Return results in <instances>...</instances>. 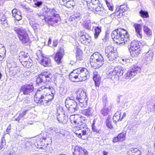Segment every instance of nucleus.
I'll return each mask as SVG.
<instances>
[{
    "mask_svg": "<svg viewBox=\"0 0 155 155\" xmlns=\"http://www.w3.org/2000/svg\"><path fill=\"white\" fill-rule=\"evenodd\" d=\"M109 75L113 77L114 76L115 77V76H117V74L115 71V70L114 69V70H113L112 71H109Z\"/></svg>",
    "mask_w": 155,
    "mask_h": 155,
    "instance_id": "obj_49",
    "label": "nucleus"
},
{
    "mask_svg": "<svg viewBox=\"0 0 155 155\" xmlns=\"http://www.w3.org/2000/svg\"><path fill=\"white\" fill-rule=\"evenodd\" d=\"M110 110L106 107V106H103V107L101 110L100 112L104 116H106L110 112Z\"/></svg>",
    "mask_w": 155,
    "mask_h": 155,
    "instance_id": "obj_36",
    "label": "nucleus"
},
{
    "mask_svg": "<svg viewBox=\"0 0 155 155\" xmlns=\"http://www.w3.org/2000/svg\"><path fill=\"white\" fill-rule=\"evenodd\" d=\"M77 72H78L77 70H74L69 74V79L72 81H75L74 80L78 79L77 76L75 75V73H76Z\"/></svg>",
    "mask_w": 155,
    "mask_h": 155,
    "instance_id": "obj_31",
    "label": "nucleus"
},
{
    "mask_svg": "<svg viewBox=\"0 0 155 155\" xmlns=\"http://www.w3.org/2000/svg\"><path fill=\"white\" fill-rule=\"evenodd\" d=\"M24 9L28 12H33V10L28 7H27L25 6H24Z\"/></svg>",
    "mask_w": 155,
    "mask_h": 155,
    "instance_id": "obj_52",
    "label": "nucleus"
},
{
    "mask_svg": "<svg viewBox=\"0 0 155 155\" xmlns=\"http://www.w3.org/2000/svg\"><path fill=\"white\" fill-rule=\"evenodd\" d=\"M94 8L90 10L92 11L94 13L101 15H104L106 14V10L104 8L102 4H100L96 6H94Z\"/></svg>",
    "mask_w": 155,
    "mask_h": 155,
    "instance_id": "obj_12",
    "label": "nucleus"
},
{
    "mask_svg": "<svg viewBox=\"0 0 155 155\" xmlns=\"http://www.w3.org/2000/svg\"><path fill=\"white\" fill-rule=\"evenodd\" d=\"M75 134L78 135V136L79 138H81L82 139L83 138H82V136H84L85 135H82V133H78L77 132H75Z\"/></svg>",
    "mask_w": 155,
    "mask_h": 155,
    "instance_id": "obj_61",
    "label": "nucleus"
},
{
    "mask_svg": "<svg viewBox=\"0 0 155 155\" xmlns=\"http://www.w3.org/2000/svg\"><path fill=\"white\" fill-rule=\"evenodd\" d=\"M92 27L93 28L91 29V31L94 34V37L95 39H97L101 32L102 27L100 26H93Z\"/></svg>",
    "mask_w": 155,
    "mask_h": 155,
    "instance_id": "obj_18",
    "label": "nucleus"
},
{
    "mask_svg": "<svg viewBox=\"0 0 155 155\" xmlns=\"http://www.w3.org/2000/svg\"><path fill=\"white\" fill-rule=\"evenodd\" d=\"M109 61L110 62L114 61L118 57V53L116 50H114L112 52L107 56Z\"/></svg>",
    "mask_w": 155,
    "mask_h": 155,
    "instance_id": "obj_25",
    "label": "nucleus"
},
{
    "mask_svg": "<svg viewBox=\"0 0 155 155\" xmlns=\"http://www.w3.org/2000/svg\"><path fill=\"white\" fill-rule=\"evenodd\" d=\"M68 109V112L71 113H73L78 111V107H74L72 105L66 107Z\"/></svg>",
    "mask_w": 155,
    "mask_h": 155,
    "instance_id": "obj_37",
    "label": "nucleus"
},
{
    "mask_svg": "<svg viewBox=\"0 0 155 155\" xmlns=\"http://www.w3.org/2000/svg\"><path fill=\"white\" fill-rule=\"evenodd\" d=\"M107 95L106 94H104V96L102 97V101L103 102V106H106V104L107 102Z\"/></svg>",
    "mask_w": 155,
    "mask_h": 155,
    "instance_id": "obj_47",
    "label": "nucleus"
},
{
    "mask_svg": "<svg viewBox=\"0 0 155 155\" xmlns=\"http://www.w3.org/2000/svg\"><path fill=\"white\" fill-rule=\"evenodd\" d=\"M19 11H18L17 9L16 8L14 9L12 11V14L13 16H14L15 15L17 14L18 13Z\"/></svg>",
    "mask_w": 155,
    "mask_h": 155,
    "instance_id": "obj_57",
    "label": "nucleus"
},
{
    "mask_svg": "<svg viewBox=\"0 0 155 155\" xmlns=\"http://www.w3.org/2000/svg\"><path fill=\"white\" fill-rule=\"evenodd\" d=\"M93 74L94 75L93 79L94 81L95 84L97 88V87H98L100 85L101 81V78L100 76L97 72L94 71Z\"/></svg>",
    "mask_w": 155,
    "mask_h": 155,
    "instance_id": "obj_20",
    "label": "nucleus"
},
{
    "mask_svg": "<svg viewBox=\"0 0 155 155\" xmlns=\"http://www.w3.org/2000/svg\"><path fill=\"white\" fill-rule=\"evenodd\" d=\"M106 126L109 128L111 129L113 128V126L111 125V120L110 118H108L106 120Z\"/></svg>",
    "mask_w": 155,
    "mask_h": 155,
    "instance_id": "obj_44",
    "label": "nucleus"
},
{
    "mask_svg": "<svg viewBox=\"0 0 155 155\" xmlns=\"http://www.w3.org/2000/svg\"><path fill=\"white\" fill-rule=\"evenodd\" d=\"M11 124H9V126L7 127L6 130V134H9L10 132V130L11 129Z\"/></svg>",
    "mask_w": 155,
    "mask_h": 155,
    "instance_id": "obj_56",
    "label": "nucleus"
},
{
    "mask_svg": "<svg viewBox=\"0 0 155 155\" xmlns=\"http://www.w3.org/2000/svg\"><path fill=\"white\" fill-rule=\"evenodd\" d=\"M140 14L141 16L143 18H146L148 17V13L147 11L141 10L140 12Z\"/></svg>",
    "mask_w": 155,
    "mask_h": 155,
    "instance_id": "obj_41",
    "label": "nucleus"
},
{
    "mask_svg": "<svg viewBox=\"0 0 155 155\" xmlns=\"http://www.w3.org/2000/svg\"><path fill=\"white\" fill-rule=\"evenodd\" d=\"M118 9H120V11H122L124 12L125 11H126L127 9V7L125 5H122L120 6Z\"/></svg>",
    "mask_w": 155,
    "mask_h": 155,
    "instance_id": "obj_50",
    "label": "nucleus"
},
{
    "mask_svg": "<svg viewBox=\"0 0 155 155\" xmlns=\"http://www.w3.org/2000/svg\"><path fill=\"white\" fill-rule=\"evenodd\" d=\"M14 30L18 34V37L23 44L29 41V38L27 32L23 29L15 27Z\"/></svg>",
    "mask_w": 155,
    "mask_h": 155,
    "instance_id": "obj_6",
    "label": "nucleus"
},
{
    "mask_svg": "<svg viewBox=\"0 0 155 155\" xmlns=\"http://www.w3.org/2000/svg\"><path fill=\"white\" fill-rule=\"evenodd\" d=\"M132 155H142L141 152L139 150Z\"/></svg>",
    "mask_w": 155,
    "mask_h": 155,
    "instance_id": "obj_64",
    "label": "nucleus"
},
{
    "mask_svg": "<svg viewBox=\"0 0 155 155\" xmlns=\"http://www.w3.org/2000/svg\"><path fill=\"white\" fill-rule=\"evenodd\" d=\"M95 120L94 119L93 122L92 124L91 125L92 129L93 132H95L97 134H101V131L100 130L97 129L95 126Z\"/></svg>",
    "mask_w": 155,
    "mask_h": 155,
    "instance_id": "obj_35",
    "label": "nucleus"
},
{
    "mask_svg": "<svg viewBox=\"0 0 155 155\" xmlns=\"http://www.w3.org/2000/svg\"><path fill=\"white\" fill-rule=\"evenodd\" d=\"M76 56L77 60L80 61L83 58L82 55V51L80 49L77 50Z\"/></svg>",
    "mask_w": 155,
    "mask_h": 155,
    "instance_id": "obj_39",
    "label": "nucleus"
},
{
    "mask_svg": "<svg viewBox=\"0 0 155 155\" xmlns=\"http://www.w3.org/2000/svg\"><path fill=\"white\" fill-rule=\"evenodd\" d=\"M64 55V50L63 48H60L57 52L54 57L55 61L58 64L61 63V60Z\"/></svg>",
    "mask_w": 155,
    "mask_h": 155,
    "instance_id": "obj_14",
    "label": "nucleus"
},
{
    "mask_svg": "<svg viewBox=\"0 0 155 155\" xmlns=\"http://www.w3.org/2000/svg\"><path fill=\"white\" fill-rule=\"evenodd\" d=\"M64 2V5L68 8H73L75 5V2L74 0H68Z\"/></svg>",
    "mask_w": 155,
    "mask_h": 155,
    "instance_id": "obj_27",
    "label": "nucleus"
},
{
    "mask_svg": "<svg viewBox=\"0 0 155 155\" xmlns=\"http://www.w3.org/2000/svg\"><path fill=\"white\" fill-rule=\"evenodd\" d=\"M25 68H30L32 65V62L31 60H29V61H26V62H23V64H22Z\"/></svg>",
    "mask_w": 155,
    "mask_h": 155,
    "instance_id": "obj_40",
    "label": "nucleus"
},
{
    "mask_svg": "<svg viewBox=\"0 0 155 155\" xmlns=\"http://www.w3.org/2000/svg\"><path fill=\"white\" fill-rule=\"evenodd\" d=\"M65 104L66 107L72 105L75 107L77 106V103L74 100V98L72 96L67 97L65 101Z\"/></svg>",
    "mask_w": 155,
    "mask_h": 155,
    "instance_id": "obj_19",
    "label": "nucleus"
},
{
    "mask_svg": "<svg viewBox=\"0 0 155 155\" xmlns=\"http://www.w3.org/2000/svg\"><path fill=\"white\" fill-rule=\"evenodd\" d=\"M95 22L91 21L90 20H85L83 21V26L85 29L91 31V27Z\"/></svg>",
    "mask_w": 155,
    "mask_h": 155,
    "instance_id": "obj_21",
    "label": "nucleus"
},
{
    "mask_svg": "<svg viewBox=\"0 0 155 155\" xmlns=\"http://www.w3.org/2000/svg\"><path fill=\"white\" fill-rule=\"evenodd\" d=\"M78 71L80 74L79 81H85L89 77V72L87 68L80 67L79 68Z\"/></svg>",
    "mask_w": 155,
    "mask_h": 155,
    "instance_id": "obj_10",
    "label": "nucleus"
},
{
    "mask_svg": "<svg viewBox=\"0 0 155 155\" xmlns=\"http://www.w3.org/2000/svg\"><path fill=\"white\" fill-rule=\"evenodd\" d=\"M91 64L95 69L99 68L104 63V58L99 53H94L91 56Z\"/></svg>",
    "mask_w": 155,
    "mask_h": 155,
    "instance_id": "obj_5",
    "label": "nucleus"
},
{
    "mask_svg": "<svg viewBox=\"0 0 155 155\" xmlns=\"http://www.w3.org/2000/svg\"><path fill=\"white\" fill-rule=\"evenodd\" d=\"M36 54L38 57L37 59L40 60V62L41 65L45 67H48L51 65L50 58L44 56L40 50L37 51Z\"/></svg>",
    "mask_w": 155,
    "mask_h": 155,
    "instance_id": "obj_7",
    "label": "nucleus"
},
{
    "mask_svg": "<svg viewBox=\"0 0 155 155\" xmlns=\"http://www.w3.org/2000/svg\"><path fill=\"white\" fill-rule=\"evenodd\" d=\"M34 90V87L32 84H25L21 86L20 92H22L24 95H30Z\"/></svg>",
    "mask_w": 155,
    "mask_h": 155,
    "instance_id": "obj_11",
    "label": "nucleus"
},
{
    "mask_svg": "<svg viewBox=\"0 0 155 155\" xmlns=\"http://www.w3.org/2000/svg\"><path fill=\"white\" fill-rule=\"evenodd\" d=\"M35 2L34 5L36 7H39L42 5L43 2L39 0H34Z\"/></svg>",
    "mask_w": 155,
    "mask_h": 155,
    "instance_id": "obj_45",
    "label": "nucleus"
},
{
    "mask_svg": "<svg viewBox=\"0 0 155 155\" xmlns=\"http://www.w3.org/2000/svg\"><path fill=\"white\" fill-rule=\"evenodd\" d=\"M13 17L15 18V19L18 21L21 19L22 18V16H21V13L20 11H19L18 13L17 14L15 15Z\"/></svg>",
    "mask_w": 155,
    "mask_h": 155,
    "instance_id": "obj_43",
    "label": "nucleus"
},
{
    "mask_svg": "<svg viewBox=\"0 0 155 155\" xmlns=\"http://www.w3.org/2000/svg\"><path fill=\"white\" fill-rule=\"evenodd\" d=\"M58 44V41L56 40H54L53 41V45L54 47L57 46Z\"/></svg>",
    "mask_w": 155,
    "mask_h": 155,
    "instance_id": "obj_60",
    "label": "nucleus"
},
{
    "mask_svg": "<svg viewBox=\"0 0 155 155\" xmlns=\"http://www.w3.org/2000/svg\"><path fill=\"white\" fill-rule=\"evenodd\" d=\"M91 3H87L88 8L89 10H92V8L94 7V6H97L101 4L99 0H91Z\"/></svg>",
    "mask_w": 155,
    "mask_h": 155,
    "instance_id": "obj_24",
    "label": "nucleus"
},
{
    "mask_svg": "<svg viewBox=\"0 0 155 155\" xmlns=\"http://www.w3.org/2000/svg\"><path fill=\"white\" fill-rule=\"evenodd\" d=\"M73 15V17H72V18L73 17L74 18V19H77L78 20H80L82 18L81 15L79 12H75Z\"/></svg>",
    "mask_w": 155,
    "mask_h": 155,
    "instance_id": "obj_42",
    "label": "nucleus"
},
{
    "mask_svg": "<svg viewBox=\"0 0 155 155\" xmlns=\"http://www.w3.org/2000/svg\"><path fill=\"white\" fill-rule=\"evenodd\" d=\"M72 151L74 155H88L87 150L80 146H76L72 148Z\"/></svg>",
    "mask_w": 155,
    "mask_h": 155,
    "instance_id": "obj_13",
    "label": "nucleus"
},
{
    "mask_svg": "<svg viewBox=\"0 0 155 155\" xmlns=\"http://www.w3.org/2000/svg\"><path fill=\"white\" fill-rule=\"evenodd\" d=\"M19 58V59L22 64L23 62H26V61H29V60H31L28 54L24 52H22L20 53Z\"/></svg>",
    "mask_w": 155,
    "mask_h": 155,
    "instance_id": "obj_17",
    "label": "nucleus"
},
{
    "mask_svg": "<svg viewBox=\"0 0 155 155\" xmlns=\"http://www.w3.org/2000/svg\"><path fill=\"white\" fill-rule=\"evenodd\" d=\"M18 68V67H17V66H15V67L14 68H13L12 67V68H11L10 69V71H13V70L14 71H15L14 72H13V74H15L17 73V71H16L17 70V69Z\"/></svg>",
    "mask_w": 155,
    "mask_h": 155,
    "instance_id": "obj_55",
    "label": "nucleus"
},
{
    "mask_svg": "<svg viewBox=\"0 0 155 155\" xmlns=\"http://www.w3.org/2000/svg\"><path fill=\"white\" fill-rule=\"evenodd\" d=\"M138 150H139L137 149L136 148H132L129 150V151H130L131 153H134V154L136 153Z\"/></svg>",
    "mask_w": 155,
    "mask_h": 155,
    "instance_id": "obj_53",
    "label": "nucleus"
},
{
    "mask_svg": "<svg viewBox=\"0 0 155 155\" xmlns=\"http://www.w3.org/2000/svg\"><path fill=\"white\" fill-rule=\"evenodd\" d=\"M153 55V52L151 50L149 51L144 55L143 61L146 64L150 63L152 60Z\"/></svg>",
    "mask_w": 155,
    "mask_h": 155,
    "instance_id": "obj_15",
    "label": "nucleus"
},
{
    "mask_svg": "<svg viewBox=\"0 0 155 155\" xmlns=\"http://www.w3.org/2000/svg\"><path fill=\"white\" fill-rule=\"evenodd\" d=\"M76 99L80 103L84 106L87 100L86 92L82 89H79L77 91Z\"/></svg>",
    "mask_w": 155,
    "mask_h": 155,
    "instance_id": "obj_8",
    "label": "nucleus"
},
{
    "mask_svg": "<svg viewBox=\"0 0 155 155\" xmlns=\"http://www.w3.org/2000/svg\"><path fill=\"white\" fill-rule=\"evenodd\" d=\"M44 16L43 15H39L37 13H35V14L33 15L32 14H30V16L31 17L33 18V19L34 20H35L37 19L38 17H40L41 18L42 20H44V19L45 20V19L48 18V16L46 15H45Z\"/></svg>",
    "mask_w": 155,
    "mask_h": 155,
    "instance_id": "obj_32",
    "label": "nucleus"
},
{
    "mask_svg": "<svg viewBox=\"0 0 155 155\" xmlns=\"http://www.w3.org/2000/svg\"><path fill=\"white\" fill-rule=\"evenodd\" d=\"M81 118L78 116L74 117L73 120H71V123H74L77 125L78 127H75L78 130H81L82 133V135H88L90 132V129L87 127L85 123L81 121Z\"/></svg>",
    "mask_w": 155,
    "mask_h": 155,
    "instance_id": "obj_4",
    "label": "nucleus"
},
{
    "mask_svg": "<svg viewBox=\"0 0 155 155\" xmlns=\"http://www.w3.org/2000/svg\"><path fill=\"white\" fill-rule=\"evenodd\" d=\"M51 136V135L47 133H45L42 137V138L43 140H44L46 142L50 143L52 142V137H50Z\"/></svg>",
    "mask_w": 155,
    "mask_h": 155,
    "instance_id": "obj_29",
    "label": "nucleus"
},
{
    "mask_svg": "<svg viewBox=\"0 0 155 155\" xmlns=\"http://www.w3.org/2000/svg\"><path fill=\"white\" fill-rule=\"evenodd\" d=\"M141 26L142 25L141 24L136 23H134L133 25V27L135 30L136 35L139 38H141L142 37Z\"/></svg>",
    "mask_w": 155,
    "mask_h": 155,
    "instance_id": "obj_16",
    "label": "nucleus"
},
{
    "mask_svg": "<svg viewBox=\"0 0 155 155\" xmlns=\"http://www.w3.org/2000/svg\"><path fill=\"white\" fill-rule=\"evenodd\" d=\"M28 110H25L24 111L22 112H20L19 114V115H20L21 117L22 118L23 117V116L26 114L27 113L28 111Z\"/></svg>",
    "mask_w": 155,
    "mask_h": 155,
    "instance_id": "obj_54",
    "label": "nucleus"
},
{
    "mask_svg": "<svg viewBox=\"0 0 155 155\" xmlns=\"http://www.w3.org/2000/svg\"><path fill=\"white\" fill-rule=\"evenodd\" d=\"M109 35L108 34H106L104 37L102 39L104 42H106L108 40Z\"/></svg>",
    "mask_w": 155,
    "mask_h": 155,
    "instance_id": "obj_51",
    "label": "nucleus"
},
{
    "mask_svg": "<svg viewBox=\"0 0 155 155\" xmlns=\"http://www.w3.org/2000/svg\"><path fill=\"white\" fill-rule=\"evenodd\" d=\"M59 133V134H61L62 135V136L63 137H64L65 136V134L64 132L63 131V130L60 131Z\"/></svg>",
    "mask_w": 155,
    "mask_h": 155,
    "instance_id": "obj_62",
    "label": "nucleus"
},
{
    "mask_svg": "<svg viewBox=\"0 0 155 155\" xmlns=\"http://www.w3.org/2000/svg\"><path fill=\"white\" fill-rule=\"evenodd\" d=\"M134 49H133V50H130L129 51L130 54L133 56H136L139 55L141 51V48L140 46H138L136 47V48H134Z\"/></svg>",
    "mask_w": 155,
    "mask_h": 155,
    "instance_id": "obj_26",
    "label": "nucleus"
},
{
    "mask_svg": "<svg viewBox=\"0 0 155 155\" xmlns=\"http://www.w3.org/2000/svg\"><path fill=\"white\" fill-rule=\"evenodd\" d=\"M114 48L112 46L109 45L106 46L105 49L106 56H107L113 51H114Z\"/></svg>",
    "mask_w": 155,
    "mask_h": 155,
    "instance_id": "obj_30",
    "label": "nucleus"
},
{
    "mask_svg": "<svg viewBox=\"0 0 155 155\" xmlns=\"http://www.w3.org/2000/svg\"><path fill=\"white\" fill-rule=\"evenodd\" d=\"M120 141H123L125 139V135L123 133L119 134L117 136Z\"/></svg>",
    "mask_w": 155,
    "mask_h": 155,
    "instance_id": "obj_46",
    "label": "nucleus"
},
{
    "mask_svg": "<svg viewBox=\"0 0 155 155\" xmlns=\"http://www.w3.org/2000/svg\"><path fill=\"white\" fill-rule=\"evenodd\" d=\"M119 141H120V140L119 139V138L118 137V136H117V137H114L113 138V142H116Z\"/></svg>",
    "mask_w": 155,
    "mask_h": 155,
    "instance_id": "obj_59",
    "label": "nucleus"
},
{
    "mask_svg": "<svg viewBox=\"0 0 155 155\" xmlns=\"http://www.w3.org/2000/svg\"><path fill=\"white\" fill-rule=\"evenodd\" d=\"M121 112L120 111H117L114 114L113 118V121L116 123L120 119V114Z\"/></svg>",
    "mask_w": 155,
    "mask_h": 155,
    "instance_id": "obj_34",
    "label": "nucleus"
},
{
    "mask_svg": "<svg viewBox=\"0 0 155 155\" xmlns=\"http://www.w3.org/2000/svg\"><path fill=\"white\" fill-rule=\"evenodd\" d=\"M111 37L113 40L117 43L123 45H128L130 44L129 51L133 50L134 48L140 46L141 44L137 41L133 40L130 42L129 35L126 30L119 28L113 31L111 33Z\"/></svg>",
    "mask_w": 155,
    "mask_h": 155,
    "instance_id": "obj_2",
    "label": "nucleus"
},
{
    "mask_svg": "<svg viewBox=\"0 0 155 155\" xmlns=\"http://www.w3.org/2000/svg\"><path fill=\"white\" fill-rule=\"evenodd\" d=\"M143 30L145 33L147 35V36H150L152 35V33L151 30L145 25L143 26Z\"/></svg>",
    "mask_w": 155,
    "mask_h": 155,
    "instance_id": "obj_38",
    "label": "nucleus"
},
{
    "mask_svg": "<svg viewBox=\"0 0 155 155\" xmlns=\"http://www.w3.org/2000/svg\"><path fill=\"white\" fill-rule=\"evenodd\" d=\"M52 78L51 73L49 71H46L40 74L36 78V85L44 84L37 91L35 95L34 101L39 105H45L53 98L54 90L52 87L45 84L46 82H51Z\"/></svg>",
    "mask_w": 155,
    "mask_h": 155,
    "instance_id": "obj_1",
    "label": "nucleus"
},
{
    "mask_svg": "<svg viewBox=\"0 0 155 155\" xmlns=\"http://www.w3.org/2000/svg\"><path fill=\"white\" fill-rule=\"evenodd\" d=\"M80 39H82L83 41H84L85 40L89 39V38H86V35H82L81 37L80 38Z\"/></svg>",
    "mask_w": 155,
    "mask_h": 155,
    "instance_id": "obj_58",
    "label": "nucleus"
},
{
    "mask_svg": "<svg viewBox=\"0 0 155 155\" xmlns=\"http://www.w3.org/2000/svg\"><path fill=\"white\" fill-rule=\"evenodd\" d=\"M35 21L33 19V18L31 17L30 18L29 23L34 31L36 32L37 31L38 29L40 28V25L37 23L34 22Z\"/></svg>",
    "mask_w": 155,
    "mask_h": 155,
    "instance_id": "obj_22",
    "label": "nucleus"
},
{
    "mask_svg": "<svg viewBox=\"0 0 155 155\" xmlns=\"http://www.w3.org/2000/svg\"><path fill=\"white\" fill-rule=\"evenodd\" d=\"M115 71L117 73V76L119 77L123 75L124 73V69L121 66H118L114 68Z\"/></svg>",
    "mask_w": 155,
    "mask_h": 155,
    "instance_id": "obj_28",
    "label": "nucleus"
},
{
    "mask_svg": "<svg viewBox=\"0 0 155 155\" xmlns=\"http://www.w3.org/2000/svg\"><path fill=\"white\" fill-rule=\"evenodd\" d=\"M84 32H82V31H79L78 32V35L79 36H80V38L81 37L82 35H83L84 34Z\"/></svg>",
    "mask_w": 155,
    "mask_h": 155,
    "instance_id": "obj_63",
    "label": "nucleus"
},
{
    "mask_svg": "<svg viewBox=\"0 0 155 155\" xmlns=\"http://www.w3.org/2000/svg\"><path fill=\"white\" fill-rule=\"evenodd\" d=\"M141 68L137 65H135L129 69L126 74V78L128 79L135 76L136 74L140 72Z\"/></svg>",
    "mask_w": 155,
    "mask_h": 155,
    "instance_id": "obj_9",
    "label": "nucleus"
},
{
    "mask_svg": "<svg viewBox=\"0 0 155 155\" xmlns=\"http://www.w3.org/2000/svg\"><path fill=\"white\" fill-rule=\"evenodd\" d=\"M43 14L48 16L45 19V21L49 25L55 27L58 25L61 18L59 14L54 9L46 8L45 9Z\"/></svg>",
    "mask_w": 155,
    "mask_h": 155,
    "instance_id": "obj_3",
    "label": "nucleus"
},
{
    "mask_svg": "<svg viewBox=\"0 0 155 155\" xmlns=\"http://www.w3.org/2000/svg\"><path fill=\"white\" fill-rule=\"evenodd\" d=\"M92 109L91 107H89L87 109L82 110V113L86 116L88 117L92 115Z\"/></svg>",
    "mask_w": 155,
    "mask_h": 155,
    "instance_id": "obj_33",
    "label": "nucleus"
},
{
    "mask_svg": "<svg viewBox=\"0 0 155 155\" xmlns=\"http://www.w3.org/2000/svg\"><path fill=\"white\" fill-rule=\"evenodd\" d=\"M57 120L60 123H65L67 121L65 115L64 114H59L57 112Z\"/></svg>",
    "mask_w": 155,
    "mask_h": 155,
    "instance_id": "obj_23",
    "label": "nucleus"
},
{
    "mask_svg": "<svg viewBox=\"0 0 155 155\" xmlns=\"http://www.w3.org/2000/svg\"><path fill=\"white\" fill-rule=\"evenodd\" d=\"M106 3L109 10L112 11L113 10V6L112 3H110L108 2L107 0L105 1Z\"/></svg>",
    "mask_w": 155,
    "mask_h": 155,
    "instance_id": "obj_48",
    "label": "nucleus"
}]
</instances>
